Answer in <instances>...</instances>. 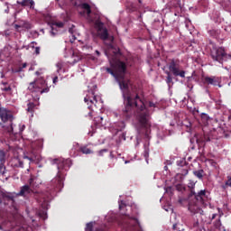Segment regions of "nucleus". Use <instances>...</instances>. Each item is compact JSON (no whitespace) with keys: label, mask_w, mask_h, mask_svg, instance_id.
<instances>
[{"label":"nucleus","mask_w":231,"mask_h":231,"mask_svg":"<svg viewBox=\"0 0 231 231\" xmlns=\"http://www.w3.org/2000/svg\"><path fill=\"white\" fill-rule=\"evenodd\" d=\"M110 68H106V73H109L116 79L119 88L123 93V98L125 100V109L124 113L126 115H133V111L135 110V115L139 124L143 127H147L149 122V112L145 111V103L140 98L138 94L134 97L131 96V90H129V86H131V79H125V73H127V64L121 61L120 59H111L109 60Z\"/></svg>","instance_id":"f257e3e1"},{"label":"nucleus","mask_w":231,"mask_h":231,"mask_svg":"<svg viewBox=\"0 0 231 231\" xmlns=\"http://www.w3.org/2000/svg\"><path fill=\"white\" fill-rule=\"evenodd\" d=\"M35 177H31L29 180V185H24L20 188V192H5L0 190V205H4V207H7L10 208L14 214H17V202H15V198H19L22 196L23 198H26V196H30L33 192L31 187H35Z\"/></svg>","instance_id":"f03ea898"},{"label":"nucleus","mask_w":231,"mask_h":231,"mask_svg":"<svg viewBox=\"0 0 231 231\" xmlns=\"http://www.w3.org/2000/svg\"><path fill=\"white\" fill-rule=\"evenodd\" d=\"M53 163L58 167L57 176L51 180L54 192H60L64 188V171H68L73 163L70 159H54Z\"/></svg>","instance_id":"7ed1b4c3"},{"label":"nucleus","mask_w":231,"mask_h":231,"mask_svg":"<svg viewBox=\"0 0 231 231\" xmlns=\"http://www.w3.org/2000/svg\"><path fill=\"white\" fill-rule=\"evenodd\" d=\"M28 89L32 95H36L35 100H39L43 93H50V87H48L43 78H39L31 82Z\"/></svg>","instance_id":"20e7f679"},{"label":"nucleus","mask_w":231,"mask_h":231,"mask_svg":"<svg viewBox=\"0 0 231 231\" xmlns=\"http://www.w3.org/2000/svg\"><path fill=\"white\" fill-rule=\"evenodd\" d=\"M170 71L166 72V82L167 84H172V75L173 77H181V79H185V70H181L180 67V63L178 60H172L169 66H168Z\"/></svg>","instance_id":"39448f33"},{"label":"nucleus","mask_w":231,"mask_h":231,"mask_svg":"<svg viewBox=\"0 0 231 231\" xmlns=\"http://www.w3.org/2000/svg\"><path fill=\"white\" fill-rule=\"evenodd\" d=\"M195 187L196 182H194L193 180H189V182L188 183V188L189 189L188 199H192V198H195L196 201H200V203H203V201H208V195H207V189H200L199 191L196 192Z\"/></svg>","instance_id":"423d86ee"},{"label":"nucleus","mask_w":231,"mask_h":231,"mask_svg":"<svg viewBox=\"0 0 231 231\" xmlns=\"http://www.w3.org/2000/svg\"><path fill=\"white\" fill-rule=\"evenodd\" d=\"M44 145V141L42 139H39L32 143V155H24L23 160H28L30 162H34L37 160V156H39V152L42 150Z\"/></svg>","instance_id":"0eeeda50"},{"label":"nucleus","mask_w":231,"mask_h":231,"mask_svg":"<svg viewBox=\"0 0 231 231\" xmlns=\"http://www.w3.org/2000/svg\"><path fill=\"white\" fill-rule=\"evenodd\" d=\"M0 118L4 124L9 122V127L7 128V133L14 134V114L12 111L5 108L0 107Z\"/></svg>","instance_id":"6e6552de"},{"label":"nucleus","mask_w":231,"mask_h":231,"mask_svg":"<svg viewBox=\"0 0 231 231\" xmlns=\"http://www.w3.org/2000/svg\"><path fill=\"white\" fill-rule=\"evenodd\" d=\"M96 26L97 28V35L101 41H109L110 44L113 43L115 37L109 36V32L107 31V28L104 26V23L98 22L96 23Z\"/></svg>","instance_id":"1a4fd4ad"},{"label":"nucleus","mask_w":231,"mask_h":231,"mask_svg":"<svg viewBox=\"0 0 231 231\" xmlns=\"http://www.w3.org/2000/svg\"><path fill=\"white\" fill-rule=\"evenodd\" d=\"M207 201L208 200H204L203 202H201L194 199V200H189L188 208L189 212H191V214L202 215L203 209L201 208V207H207Z\"/></svg>","instance_id":"9d476101"},{"label":"nucleus","mask_w":231,"mask_h":231,"mask_svg":"<svg viewBox=\"0 0 231 231\" xmlns=\"http://www.w3.org/2000/svg\"><path fill=\"white\" fill-rule=\"evenodd\" d=\"M211 57L212 59H225V57H226V52L223 47L213 48L211 50Z\"/></svg>","instance_id":"9b49d317"},{"label":"nucleus","mask_w":231,"mask_h":231,"mask_svg":"<svg viewBox=\"0 0 231 231\" xmlns=\"http://www.w3.org/2000/svg\"><path fill=\"white\" fill-rule=\"evenodd\" d=\"M196 142L199 147H205L207 142H210V135L207 133H204V134H196Z\"/></svg>","instance_id":"f8f14e48"},{"label":"nucleus","mask_w":231,"mask_h":231,"mask_svg":"<svg viewBox=\"0 0 231 231\" xmlns=\"http://www.w3.org/2000/svg\"><path fill=\"white\" fill-rule=\"evenodd\" d=\"M213 228L217 231H226V227L221 223V215L213 222Z\"/></svg>","instance_id":"ddd939ff"},{"label":"nucleus","mask_w":231,"mask_h":231,"mask_svg":"<svg viewBox=\"0 0 231 231\" xmlns=\"http://www.w3.org/2000/svg\"><path fill=\"white\" fill-rule=\"evenodd\" d=\"M64 28V23L62 22H52L51 23V36L52 37H55V35L57 34V29L55 28Z\"/></svg>","instance_id":"4468645a"},{"label":"nucleus","mask_w":231,"mask_h":231,"mask_svg":"<svg viewBox=\"0 0 231 231\" xmlns=\"http://www.w3.org/2000/svg\"><path fill=\"white\" fill-rule=\"evenodd\" d=\"M11 51L12 48L10 46H6L3 50H0V59H8L10 57Z\"/></svg>","instance_id":"2eb2a0df"},{"label":"nucleus","mask_w":231,"mask_h":231,"mask_svg":"<svg viewBox=\"0 0 231 231\" xmlns=\"http://www.w3.org/2000/svg\"><path fill=\"white\" fill-rule=\"evenodd\" d=\"M203 82L204 84L211 85V86H216L217 84V79L216 77H204L203 78Z\"/></svg>","instance_id":"dca6fc26"},{"label":"nucleus","mask_w":231,"mask_h":231,"mask_svg":"<svg viewBox=\"0 0 231 231\" xmlns=\"http://www.w3.org/2000/svg\"><path fill=\"white\" fill-rule=\"evenodd\" d=\"M141 5H138L133 2L129 3L126 5V9L128 10V12H130V14H133V12H138V10H140Z\"/></svg>","instance_id":"f3484780"},{"label":"nucleus","mask_w":231,"mask_h":231,"mask_svg":"<svg viewBox=\"0 0 231 231\" xmlns=\"http://www.w3.org/2000/svg\"><path fill=\"white\" fill-rule=\"evenodd\" d=\"M26 66H28V63H19L18 65H14L12 68V72L13 73H21V71H23V69H24V68H26Z\"/></svg>","instance_id":"a211bd4d"},{"label":"nucleus","mask_w":231,"mask_h":231,"mask_svg":"<svg viewBox=\"0 0 231 231\" xmlns=\"http://www.w3.org/2000/svg\"><path fill=\"white\" fill-rule=\"evenodd\" d=\"M56 67H57V71L58 73H60V71H66V69H68V63L60 60V62H58L56 64Z\"/></svg>","instance_id":"6ab92c4d"},{"label":"nucleus","mask_w":231,"mask_h":231,"mask_svg":"<svg viewBox=\"0 0 231 231\" xmlns=\"http://www.w3.org/2000/svg\"><path fill=\"white\" fill-rule=\"evenodd\" d=\"M15 30H19V28H24L25 30H32V23L28 22H22L19 24H14Z\"/></svg>","instance_id":"aec40b11"},{"label":"nucleus","mask_w":231,"mask_h":231,"mask_svg":"<svg viewBox=\"0 0 231 231\" xmlns=\"http://www.w3.org/2000/svg\"><path fill=\"white\" fill-rule=\"evenodd\" d=\"M208 33L210 37H213L214 39H217V37H219V33H221V31L219 29H212L208 31Z\"/></svg>","instance_id":"412c9836"},{"label":"nucleus","mask_w":231,"mask_h":231,"mask_svg":"<svg viewBox=\"0 0 231 231\" xmlns=\"http://www.w3.org/2000/svg\"><path fill=\"white\" fill-rule=\"evenodd\" d=\"M177 165L179 169H181V168L189 167V162H187L186 159H180L177 161Z\"/></svg>","instance_id":"4be33fe9"},{"label":"nucleus","mask_w":231,"mask_h":231,"mask_svg":"<svg viewBox=\"0 0 231 231\" xmlns=\"http://www.w3.org/2000/svg\"><path fill=\"white\" fill-rule=\"evenodd\" d=\"M80 6L83 10H86L88 15L91 14V5H89V4L83 3L80 5Z\"/></svg>","instance_id":"5701e85b"},{"label":"nucleus","mask_w":231,"mask_h":231,"mask_svg":"<svg viewBox=\"0 0 231 231\" xmlns=\"http://www.w3.org/2000/svg\"><path fill=\"white\" fill-rule=\"evenodd\" d=\"M79 151L83 154H93V151L91 149L88 148V146H81L79 148Z\"/></svg>","instance_id":"b1692460"},{"label":"nucleus","mask_w":231,"mask_h":231,"mask_svg":"<svg viewBox=\"0 0 231 231\" xmlns=\"http://www.w3.org/2000/svg\"><path fill=\"white\" fill-rule=\"evenodd\" d=\"M194 176L198 178L199 180H203V174H205V171L203 170H198L193 171Z\"/></svg>","instance_id":"393cba45"},{"label":"nucleus","mask_w":231,"mask_h":231,"mask_svg":"<svg viewBox=\"0 0 231 231\" xmlns=\"http://www.w3.org/2000/svg\"><path fill=\"white\" fill-rule=\"evenodd\" d=\"M2 91H5V93H8L10 91H12V87H10V85H8V82H2Z\"/></svg>","instance_id":"a878e982"},{"label":"nucleus","mask_w":231,"mask_h":231,"mask_svg":"<svg viewBox=\"0 0 231 231\" xmlns=\"http://www.w3.org/2000/svg\"><path fill=\"white\" fill-rule=\"evenodd\" d=\"M179 174H180V176H187V174H189V166L179 168Z\"/></svg>","instance_id":"bb28decb"},{"label":"nucleus","mask_w":231,"mask_h":231,"mask_svg":"<svg viewBox=\"0 0 231 231\" xmlns=\"http://www.w3.org/2000/svg\"><path fill=\"white\" fill-rule=\"evenodd\" d=\"M5 162H0V176H5L6 174V166H5Z\"/></svg>","instance_id":"cd10ccee"},{"label":"nucleus","mask_w":231,"mask_h":231,"mask_svg":"<svg viewBox=\"0 0 231 231\" xmlns=\"http://www.w3.org/2000/svg\"><path fill=\"white\" fill-rule=\"evenodd\" d=\"M220 187L223 190H226L228 187H231V176L227 177V181H226L225 184H222Z\"/></svg>","instance_id":"c85d7f7f"},{"label":"nucleus","mask_w":231,"mask_h":231,"mask_svg":"<svg viewBox=\"0 0 231 231\" xmlns=\"http://www.w3.org/2000/svg\"><path fill=\"white\" fill-rule=\"evenodd\" d=\"M20 231H32V226H28L27 224H22L18 228Z\"/></svg>","instance_id":"c756f323"},{"label":"nucleus","mask_w":231,"mask_h":231,"mask_svg":"<svg viewBox=\"0 0 231 231\" xmlns=\"http://www.w3.org/2000/svg\"><path fill=\"white\" fill-rule=\"evenodd\" d=\"M27 111L29 113H33V111H35V105L33 104V102H30L27 105Z\"/></svg>","instance_id":"7c9ffc66"},{"label":"nucleus","mask_w":231,"mask_h":231,"mask_svg":"<svg viewBox=\"0 0 231 231\" xmlns=\"http://www.w3.org/2000/svg\"><path fill=\"white\" fill-rule=\"evenodd\" d=\"M94 121L97 124V125H104V124L102 123V122H104V117H102V116L95 117Z\"/></svg>","instance_id":"2f4dec72"},{"label":"nucleus","mask_w":231,"mask_h":231,"mask_svg":"<svg viewBox=\"0 0 231 231\" xmlns=\"http://www.w3.org/2000/svg\"><path fill=\"white\" fill-rule=\"evenodd\" d=\"M172 228L175 231H185V228H183V226H181L180 224H174Z\"/></svg>","instance_id":"473e14b6"},{"label":"nucleus","mask_w":231,"mask_h":231,"mask_svg":"<svg viewBox=\"0 0 231 231\" xmlns=\"http://www.w3.org/2000/svg\"><path fill=\"white\" fill-rule=\"evenodd\" d=\"M144 158H149V143H144Z\"/></svg>","instance_id":"72a5a7b5"},{"label":"nucleus","mask_w":231,"mask_h":231,"mask_svg":"<svg viewBox=\"0 0 231 231\" xmlns=\"http://www.w3.org/2000/svg\"><path fill=\"white\" fill-rule=\"evenodd\" d=\"M6 153L5 152V151L0 150V162H6Z\"/></svg>","instance_id":"f704fd0d"},{"label":"nucleus","mask_w":231,"mask_h":231,"mask_svg":"<svg viewBox=\"0 0 231 231\" xmlns=\"http://www.w3.org/2000/svg\"><path fill=\"white\" fill-rule=\"evenodd\" d=\"M175 8H180L181 10V0H173Z\"/></svg>","instance_id":"c9c22d12"},{"label":"nucleus","mask_w":231,"mask_h":231,"mask_svg":"<svg viewBox=\"0 0 231 231\" xmlns=\"http://www.w3.org/2000/svg\"><path fill=\"white\" fill-rule=\"evenodd\" d=\"M85 231H93V222H89L86 225Z\"/></svg>","instance_id":"e433bc0d"},{"label":"nucleus","mask_w":231,"mask_h":231,"mask_svg":"<svg viewBox=\"0 0 231 231\" xmlns=\"http://www.w3.org/2000/svg\"><path fill=\"white\" fill-rule=\"evenodd\" d=\"M30 0H23L22 2L17 1L18 5H21V6H29Z\"/></svg>","instance_id":"4c0bfd02"},{"label":"nucleus","mask_w":231,"mask_h":231,"mask_svg":"<svg viewBox=\"0 0 231 231\" xmlns=\"http://www.w3.org/2000/svg\"><path fill=\"white\" fill-rule=\"evenodd\" d=\"M84 100H85L86 103L90 102V104H94L95 103L94 101H96V103H97V97L94 96L93 99H89V97H86L84 98Z\"/></svg>","instance_id":"58836bf2"},{"label":"nucleus","mask_w":231,"mask_h":231,"mask_svg":"<svg viewBox=\"0 0 231 231\" xmlns=\"http://www.w3.org/2000/svg\"><path fill=\"white\" fill-rule=\"evenodd\" d=\"M201 119L204 121V122H208V120H210V117L208 116V115L205 114V113H202L201 114Z\"/></svg>","instance_id":"ea45409f"},{"label":"nucleus","mask_w":231,"mask_h":231,"mask_svg":"<svg viewBox=\"0 0 231 231\" xmlns=\"http://www.w3.org/2000/svg\"><path fill=\"white\" fill-rule=\"evenodd\" d=\"M177 190H179V192H183L185 190V186L181 185V184H178L176 186Z\"/></svg>","instance_id":"a19ab883"},{"label":"nucleus","mask_w":231,"mask_h":231,"mask_svg":"<svg viewBox=\"0 0 231 231\" xmlns=\"http://www.w3.org/2000/svg\"><path fill=\"white\" fill-rule=\"evenodd\" d=\"M191 228H199V221H195L191 226H189Z\"/></svg>","instance_id":"79ce46f5"},{"label":"nucleus","mask_w":231,"mask_h":231,"mask_svg":"<svg viewBox=\"0 0 231 231\" xmlns=\"http://www.w3.org/2000/svg\"><path fill=\"white\" fill-rule=\"evenodd\" d=\"M107 152V149H102L99 152H97L98 156H104V153Z\"/></svg>","instance_id":"37998d69"},{"label":"nucleus","mask_w":231,"mask_h":231,"mask_svg":"<svg viewBox=\"0 0 231 231\" xmlns=\"http://www.w3.org/2000/svg\"><path fill=\"white\" fill-rule=\"evenodd\" d=\"M43 73H44V69H40L35 72V75L39 76V75H42Z\"/></svg>","instance_id":"c03bdc74"},{"label":"nucleus","mask_w":231,"mask_h":231,"mask_svg":"<svg viewBox=\"0 0 231 231\" xmlns=\"http://www.w3.org/2000/svg\"><path fill=\"white\" fill-rule=\"evenodd\" d=\"M34 53H36V55H39V53H41V48L40 47H36Z\"/></svg>","instance_id":"a18cd8bd"},{"label":"nucleus","mask_w":231,"mask_h":231,"mask_svg":"<svg viewBox=\"0 0 231 231\" xmlns=\"http://www.w3.org/2000/svg\"><path fill=\"white\" fill-rule=\"evenodd\" d=\"M33 5H35V2H33V0H29L30 8H32L33 6Z\"/></svg>","instance_id":"49530a36"},{"label":"nucleus","mask_w":231,"mask_h":231,"mask_svg":"<svg viewBox=\"0 0 231 231\" xmlns=\"http://www.w3.org/2000/svg\"><path fill=\"white\" fill-rule=\"evenodd\" d=\"M149 107H156V104H154L152 101H150Z\"/></svg>","instance_id":"de8ad7c7"},{"label":"nucleus","mask_w":231,"mask_h":231,"mask_svg":"<svg viewBox=\"0 0 231 231\" xmlns=\"http://www.w3.org/2000/svg\"><path fill=\"white\" fill-rule=\"evenodd\" d=\"M184 201H187V199H179V203L180 204V205H183V202Z\"/></svg>","instance_id":"09e8293b"},{"label":"nucleus","mask_w":231,"mask_h":231,"mask_svg":"<svg viewBox=\"0 0 231 231\" xmlns=\"http://www.w3.org/2000/svg\"><path fill=\"white\" fill-rule=\"evenodd\" d=\"M58 80H59V77H54L53 78V84H57V82H58Z\"/></svg>","instance_id":"8fccbe9b"},{"label":"nucleus","mask_w":231,"mask_h":231,"mask_svg":"<svg viewBox=\"0 0 231 231\" xmlns=\"http://www.w3.org/2000/svg\"><path fill=\"white\" fill-rule=\"evenodd\" d=\"M216 217H217V214H213L211 217V221H214V219H216Z\"/></svg>","instance_id":"3c124183"},{"label":"nucleus","mask_w":231,"mask_h":231,"mask_svg":"<svg viewBox=\"0 0 231 231\" xmlns=\"http://www.w3.org/2000/svg\"><path fill=\"white\" fill-rule=\"evenodd\" d=\"M77 62H79V60H74L72 63H70V66H73L75 64H77Z\"/></svg>","instance_id":"603ef678"},{"label":"nucleus","mask_w":231,"mask_h":231,"mask_svg":"<svg viewBox=\"0 0 231 231\" xmlns=\"http://www.w3.org/2000/svg\"><path fill=\"white\" fill-rule=\"evenodd\" d=\"M142 19H143V16H142V14H140V15L138 16V21H140V22L142 23Z\"/></svg>","instance_id":"864d4df0"},{"label":"nucleus","mask_w":231,"mask_h":231,"mask_svg":"<svg viewBox=\"0 0 231 231\" xmlns=\"http://www.w3.org/2000/svg\"><path fill=\"white\" fill-rule=\"evenodd\" d=\"M69 33H73V28H69Z\"/></svg>","instance_id":"5fc2aeb1"},{"label":"nucleus","mask_w":231,"mask_h":231,"mask_svg":"<svg viewBox=\"0 0 231 231\" xmlns=\"http://www.w3.org/2000/svg\"><path fill=\"white\" fill-rule=\"evenodd\" d=\"M110 158H115V155H113V152H110Z\"/></svg>","instance_id":"6e6d98bb"},{"label":"nucleus","mask_w":231,"mask_h":231,"mask_svg":"<svg viewBox=\"0 0 231 231\" xmlns=\"http://www.w3.org/2000/svg\"><path fill=\"white\" fill-rule=\"evenodd\" d=\"M124 206H125L124 204L119 205L120 210H122V208H123Z\"/></svg>","instance_id":"4d7b16f0"},{"label":"nucleus","mask_w":231,"mask_h":231,"mask_svg":"<svg viewBox=\"0 0 231 231\" xmlns=\"http://www.w3.org/2000/svg\"><path fill=\"white\" fill-rule=\"evenodd\" d=\"M96 53H97V56H100V51H96Z\"/></svg>","instance_id":"13d9d810"},{"label":"nucleus","mask_w":231,"mask_h":231,"mask_svg":"<svg viewBox=\"0 0 231 231\" xmlns=\"http://www.w3.org/2000/svg\"><path fill=\"white\" fill-rule=\"evenodd\" d=\"M19 163H20V167H23V162H20Z\"/></svg>","instance_id":"bf43d9fd"},{"label":"nucleus","mask_w":231,"mask_h":231,"mask_svg":"<svg viewBox=\"0 0 231 231\" xmlns=\"http://www.w3.org/2000/svg\"><path fill=\"white\" fill-rule=\"evenodd\" d=\"M96 231H102V228H97Z\"/></svg>","instance_id":"052dcab7"},{"label":"nucleus","mask_w":231,"mask_h":231,"mask_svg":"<svg viewBox=\"0 0 231 231\" xmlns=\"http://www.w3.org/2000/svg\"><path fill=\"white\" fill-rule=\"evenodd\" d=\"M139 5H142V0H137Z\"/></svg>","instance_id":"680f3d73"},{"label":"nucleus","mask_w":231,"mask_h":231,"mask_svg":"<svg viewBox=\"0 0 231 231\" xmlns=\"http://www.w3.org/2000/svg\"><path fill=\"white\" fill-rule=\"evenodd\" d=\"M26 126L23 125L21 131H23Z\"/></svg>","instance_id":"e2e57ef3"},{"label":"nucleus","mask_w":231,"mask_h":231,"mask_svg":"<svg viewBox=\"0 0 231 231\" xmlns=\"http://www.w3.org/2000/svg\"><path fill=\"white\" fill-rule=\"evenodd\" d=\"M168 167L167 166H164V171H167Z\"/></svg>","instance_id":"0e129e2a"},{"label":"nucleus","mask_w":231,"mask_h":231,"mask_svg":"<svg viewBox=\"0 0 231 231\" xmlns=\"http://www.w3.org/2000/svg\"><path fill=\"white\" fill-rule=\"evenodd\" d=\"M0 230H3V226H0Z\"/></svg>","instance_id":"69168bd1"},{"label":"nucleus","mask_w":231,"mask_h":231,"mask_svg":"<svg viewBox=\"0 0 231 231\" xmlns=\"http://www.w3.org/2000/svg\"><path fill=\"white\" fill-rule=\"evenodd\" d=\"M125 163H129V162L128 161H125Z\"/></svg>","instance_id":"338daca9"},{"label":"nucleus","mask_w":231,"mask_h":231,"mask_svg":"<svg viewBox=\"0 0 231 231\" xmlns=\"http://www.w3.org/2000/svg\"><path fill=\"white\" fill-rule=\"evenodd\" d=\"M5 77V75L2 74L1 78L3 79Z\"/></svg>","instance_id":"774afa93"}]
</instances>
